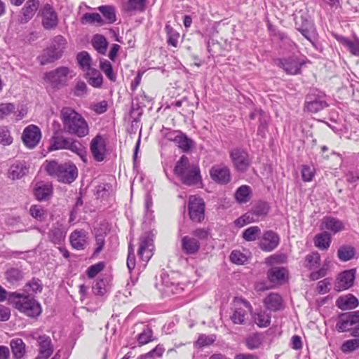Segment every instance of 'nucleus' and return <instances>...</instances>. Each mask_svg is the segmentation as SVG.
Wrapping results in <instances>:
<instances>
[{"mask_svg":"<svg viewBox=\"0 0 359 359\" xmlns=\"http://www.w3.org/2000/svg\"><path fill=\"white\" fill-rule=\"evenodd\" d=\"M60 118L64 130L78 137H84L89 134L90 128L83 116L70 107L61 110Z\"/></svg>","mask_w":359,"mask_h":359,"instance_id":"obj_1","label":"nucleus"},{"mask_svg":"<svg viewBox=\"0 0 359 359\" xmlns=\"http://www.w3.org/2000/svg\"><path fill=\"white\" fill-rule=\"evenodd\" d=\"M44 166L49 175L63 183L70 184L78 176V169L72 162L59 163L55 161H46Z\"/></svg>","mask_w":359,"mask_h":359,"instance_id":"obj_2","label":"nucleus"},{"mask_svg":"<svg viewBox=\"0 0 359 359\" xmlns=\"http://www.w3.org/2000/svg\"><path fill=\"white\" fill-rule=\"evenodd\" d=\"M8 300L20 312L29 317H37L41 313V304L30 295L16 292H11L8 295Z\"/></svg>","mask_w":359,"mask_h":359,"instance_id":"obj_3","label":"nucleus"},{"mask_svg":"<svg viewBox=\"0 0 359 359\" xmlns=\"http://www.w3.org/2000/svg\"><path fill=\"white\" fill-rule=\"evenodd\" d=\"M174 173L183 184L188 186L195 185L201 181L198 166L191 164L189 158L184 155L177 161Z\"/></svg>","mask_w":359,"mask_h":359,"instance_id":"obj_4","label":"nucleus"},{"mask_svg":"<svg viewBox=\"0 0 359 359\" xmlns=\"http://www.w3.org/2000/svg\"><path fill=\"white\" fill-rule=\"evenodd\" d=\"M67 149L78 155L84 162H87L86 150L85 147L77 140L66 137L62 135L53 136L48 147L49 151Z\"/></svg>","mask_w":359,"mask_h":359,"instance_id":"obj_5","label":"nucleus"},{"mask_svg":"<svg viewBox=\"0 0 359 359\" xmlns=\"http://www.w3.org/2000/svg\"><path fill=\"white\" fill-rule=\"evenodd\" d=\"M74 76L73 71L67 67H60L46 72L43 80L46 89L58 90L66 85L69 79Z\"/></svg>","mask_w":359,"mask_h":359,"instance_id":"obj_6","label":"nucleus"},{"mask_svg":"<svg viewBox=\"0 0 359 359\" xmlns=\"http://www.w3.org/2000/svg\"><path fill=\"white\" fill-rule=\"evenodd\" d=\"M247 310L251 311L252 306L247 300L241 297H236L233 301L232 314L230 316L234 324H244L247 316Z\"/></svg>","mask_w":359,"mask_h":359,"instance_id":"obj_7","label":"nucleus"},{"mask_svg":"<svg viewBox=\"0 0 359 359\" xmlns=\"http://www.w3.org/2000/svg\"><path fill=\"white\" fill-rule=\"evenodd\" d=\"M188 210L192 221L200 222L204 219L205 203L201 198L191 196L189 198Z\"/></svg>","mask_w":359,"mask_h":359,"instance_id":"obj_8","label":"nucleus"},{"mask_svg":"<svg viewBox=\"0 0 359 359\" xmlns=\"http://www.w3.org/2000/svg\"><path fill=\"white\" fill-rule=\"evenodd\" d=\"M90 151L93 158L97 161H103L107 154V140L100 135H97L90 143Z\"/></svg>","mask_w":359,"mask_h":359,"instance_id":"obj_9","label":"nucleus"},{"mask_svg":"<svg viewBox=\"0 0 359 359\" xmlns=\"http://www.w3.org/2000/svg\"><path fill=\"white\" fill-rule=\"evenodd\" d=\"M275 62L278 67L283 68L287 74L292 75L299 74L302 65L305 63L304 60L296 56L277 59Z\"/></svg>","mask_w":359,"mask_h":359,"instance_id":"obj_10","label":"nucleus"},{"mask_svg":"<svg viewBox=\"0 0 359 359\" xmlns=\"http://www.w3.org/2000/svg\"><path fill=\"white\" fill-rule=\"evenodd\" d=\"M153 235L150 233H145L140 237L138 255L140 259L147 262L153 255L154 250Z\"/></svg>","mask_w":359,"mask_h":359,"instance_id":"obj_11","label":"nucleus"},{"mask_svg":"<svg viewBox=\"0 0 359 359\" xmlns=\"http://www.w3.org/2000/svg\"><path fill=\"white\" fill-rule=\"evenodd\" d=\"M41 138V130L35 125H29L23 130L22 139L24 144L29 149L34 148Z\"/></svg>","mask_w":359,"mask_h":359,"instance_id":"obj_12","label":"nucleus"},{"mask_svg":"<svg viewBox=\"0 0 359 359\" xmlns=\"http://www.w3.org/2000/svg\"><path fill=\"white\" fill-rule=\"evenodd\" d=\"M40 13L42 18L41 23L45 29H53L57 26V14L50 4H45L41 8Z\"/></svg>","mask_w":359,"mask_h":359,"instance_id":"obj_13","label":"nucleus"},{"mask_svg":"<svg viewBox=\"0 0 359 359\" xmlns=\"http://www.w3.org/2000/svg\"><path fill=\"white\" fill-rule=\"evenodd\" d=\"M327 106L323 94H309L306 97L304 110L317 113Z\"/></svg>","mask_w":359,"mask_h":359,"instance_id":"obj_14","label":"nucleus"},{"mask_svg":"<svg viewBox=\"0 0 359 359\" xmlns=\"http://www.w3.org/2000/svg\"><path fill=\"white\" fill-rule=\"evenodd\" d=\"M210 175L214 182L219 184H226L231 179L230 169L224 164L213 165L210 170Z\"/></svg>","mask_w":359,"mask_h":359,"instance_id":"obj_15","label":"nucleus"},{"mask_svg":"<svg viewBox=\"0 0 359 359\" xmlns=\"http://www.w3.org/2000/svg\"><path fill=\"white\" fill-rule=\"evenodd\" d=\"M231 158L236 169L239 172H245L250 165L248 154L243 150L233 149L231 152Z\"/></svg>","mask_w":359,"mask_h":359,"instance_id":"obj_16","label":"nucleus"},{"mask_svg":"<svg viewBox=\"0 0 359 359\" xmlns=\"http://www.w3.org/2000/svg\"><path fill=\"white\" fill-rule=\"evenodd\" d=\"M355 277V270L351 269L341 272L335 283V290L342 291L350 288L353 285Z\"/></svg>","mask_w":359,"mask_h":359,"instance_id":"obj_17","label":"nucleus"},{"mask_svg":"<svg viewBox=\"0 0 359 359\" xmlns=\"http://www.w3.org/2000/svg\"><path fill=\"white\" fill-rule=\"evenodd\" d=\"M288 271L286 268L275 266L267 271L269 281L276 285H283L288 280Z\"/></svg>","mask_w":359,"mask_h":359,"instance_id":"obj_18","label":"nucleus"},{"mask_svg":"<svg viewBox=\"0 0 359 359\" xmlns=\"http://www.w3.org/2000/svg\"><path fill=\"white\" fill-rule=\"evenodd\" d=\"M40 2L39 0H28L22 7L18 21L21 24L29 22L39 9Z\"/></svg>","mask_w":359,"mask_h":359,"instance_id":"obj_19","label":"nucleus"},{"mask_svg":"<svg viewBox=\"0 0 359 359\" xmlns=\"http://www.w3.org/2000/svg\"><path fill=\"white\" fill-rule=\"evenodd\" d=\"M280 238L278 235L273 231H266L260 242V248L266 252L273 250L278 245Z\"/></svg>","mask_w":359,"mask_h":359,"instance_id":"obj_20","label":"nucleus"},{"mask_svg":"<svg viewBox=\"0 0 359 359\" xmlns=\"http://www.w3.org/2000/svg\"><path fill=\"white\" fill-rule=\"evenodd\" d=\"M29 170V166L25 161H15L8 171V177L15 180L22 178Z\"/></svg>","mask_w":359,"mask_h":359,"instance_id":"obj_21","label":"nucleus"},{"mask_svg":"<svg viewBox=\"0 0 359 359\" xmlns=\"http://www.w3.org/2000/svg\"><path fill=\"white\" fill-rule=\"evenodd\" d=\"M87 233L84 230H75L70 235V243L74 249L83 250L88 243Z\"/></svg>","mask_w":359,"mask_h":359,"instance_id":"obj_22","label":"nucleus"},{"mask_svg":"<svg viewBox=\"0 0 359 359\" xmlns=\"http://www.w3.org/2000/svg\"><path fill=\"white\" fill-rule=\"evenodd\" d=\"M334 36L351 55L357 57L359 56V39L358 38L351 39L339 34H334Z\"/></svg>","mask_w":359,"mask_h":359,"instance_id":"obj_23","label":"nucleus"},{"mask_svg":"<svg viewBox=\"0 0 359 359\" xmlns=\"http://www.w3.org/2000/svg\"><path fill=\"white\" fill-rule=\"evenodd\" d=\"M39 346V355L42 359H48L53 352V347L50 337L39 336L37 339Z\"/></svg>","mask_w":359,"mask_h":359,"instance_id":"obj_24","label":"nucleus"},{"mask_svg":"<svg viewBox=\"0 0 359 359\" xmlns=\"http://www.w3.org/2000/svg\"><path fill=\"white\" fill-rule=\"evenodd\" d=\"M182 250L186 255H195L200 249L199 241L194 238L185 236L181 239Z\"/></svg>","mask_w":359,"mask_h":359,"instance_id":"obj_25","label":"nucleus"},{"mask_svg":"<svg viewBox=\"0 0 359 359\" xmlns=\"http://www.w3.org/2000/svg\"><path fill=\"white\" fill-rule=\"evenodd\" d=\"M358 299L352 294L340 296L336 301L337 306L341 310H351L358 307Z\"/></svg>","mask_w":359,"mask_h":359,"instance_id":"obj_26","label":"nucleus"},{"mask_svg":"<svg viewBox=\"0 0 359 359\" xmlns=\"http://www.w3.org/2000/svg\"><path fill=\"white\" fill-rule=\"evenodd\" d=\"M52 185L43 182H37L34 187V195L37 200H46L52 194Z\"/></svg>","mask_w":359,"mask_h":359,"instance_id":"obj_27","label":"nucleus"},{"mask_svg":"<svg viewBox=\"0 0 359 359\" xmlns=\"http://www.w3.org/2000/svg\"><path fill=\"white\" fill-rule=\"evenodd\" d=\"M322 226L323 229H327L334 234L342 231L344 228V224L341 221L331 217H326L323 218Z\"/></svg>","mask_w":359,"mask_h":359,"instance_id":"obj_28","label":"nucleus"},{"mask_svg":"<svg viewBox=\"0 0 359 359\" xmlns=\"http://www.w3.org/2000/svg\"><path fill=\"white\" fill-rule=\"evenodd\" d=\"M264 303L266 307L273 311H276L282 309V297L276 293L269 294L264 299Z\"/></svg>","mask_w":359,"mask_h":359,"instance_id":"obj_29","label":"nucleus"},{"mask_svg":"<svg viewBox=\"0 0 359 359\" xmlns=\"http://www.w3.org/2000/svg\"><path fill=\"white\" fill-rule=\"evenodd\" d=\"M13 357L15 359H21L25 353V344L21 339H13L10 342Z\"/></svg>","mask_w":359,"mask_h":359,"instance_id":"obj_30","label":"nucleus"},{"mask_svg":"<svg viewBox=\"0 0 359 359\" xmlns=\"http://www.w3.org/2000/svg\"><path fill=\"white\" fill-rule=\"evenodd\" d=\"M86 73V79L89 84L95 88H100L103 83L101 73L96 69L92 68Z\"/></svg>","mask_w":359,"mask_h":359,"instance_id":"obj_31","label":"nucleus"},{"mask_svg":"<svg viewBox=\"0 0 359 359\" xmlns=\"http://www.w3.org/2000/svg\"><path fill=\"white\" fill-rule=\"evenodd\" d=\"M109 279L107 277L99 279L93 286V293L100 296H103L109 292Z\"/></svg>","mask_w":359,"mask_h":359,"instance_id":"obj_32","label":"nucleus"},{"mask_svg":"<svg viewBox=\"0 0 359 359\" xmlns=\"http://www.w3.org/2000/svg\"><path fill=\"white\" fill-rule=\"evenodd\" d=\"M251 189L248 185H242L236 191L234 196L238 203H246L250 199Z\"/></svg>","mask_w":359,"mask_h":359,"instance_id":"obj_33","label":"nucleus"},{"mask_svg":"<svg viewBox=\"0 0 359 359\" xmlns=\"http://www.w3.org/2000/svg\"><path fill=\"white\" fill-rule=\"evenodd\" d=\"M331 243V237L327 232L317 234L314 238L315 246L320 250L328 249Z\"/></svg>","mask_w":359,"mask_h":359,"instance_id":"obj_34","label":"nucleus"},{"mask_svg":"<svg viewBox=\"0 0 359 359\" xmlns=\"http://www.w3.org/2000/svg\"><path fill=\"white\" fill-rule=\"evenodd\" d=\"M76 60L79 67L85 72H88L91 67L92 59L89 53L86 51H82L77 54Z\"/></svg>","mask_w":359,"mask_h":359,"instance_id":"obj_35","label":"nucleus"},{"mask_svg":"<svg viewBox=\"0 0 359 359\" xmlns=\"http://www.w3.org/2000/svg\"><path fill=\"white\" fill-rule=\"evenodd\" d=\"M81 22L83 25H103L104 20L102 18L101 15L97 13H86L83 15Z\"/></svg>","mask_w":359,"mask_h":359,"instance_id":"obj_36","label":"nucleus"},{"mask_svg":"<svg viewBox=\"0 0 359 359\" xmlns=\"http://www.w3.org/2000/svg\"><path fill=\"white\" fill-rule=\"evenodd\" d=\"M66 44V39L61 35L55 36L53 39L50 47L55 50V54L53 59H59L61 57L63 49Z\"/></svg>","mask_w":359,"mask_h":359,"instance_id":"obj_37","label":"nucleus"},{"mask_svg":"<svg viewBox=\"0 0 359 359\" xmlns=\"http://www.w3.org/2000/svg\"><path fill=\"white\" fill-rule=\"evenodd\" d=\"M355 254V248L350 245H343L337 251L338 258L342 262L352 259Z\"/></svg>","mask_w":359,"mask_h":359,"instance_id":"obj_38","label":"nucleus"},{"mask_svg":"<svg viewBox=\"0 0 359 359\" xmlns=\"http://www.w3.org/2000/svg\"><path fill=\"white\" fill-rule=\"evenodd\" d=\"M97 9L104 17L107 23L112 24L116 22V16L114 7L112 6H100Z\"/></svg>","mask_w":359,"mask_h":359,"instance_id":"obj_39","label":"nucleus"},{"mask_svg":"<svg viewBox=\"0 0 359 359\" xmlns=\"http://www.w3.org/2000/svg\"><path fill=\"white\" fill-rule=\"evenodd\" d=\"M269 210V207L266 203L259 202L252 208L250 212L259 221L260 217H264L268 214Z\"/></svg>","mask_w":359,"mask_h":359,"instance_id":"obj_40","label":"nucleus"},{"mask_svg":"<svg viewBox=\"0 0 359 359\" xmlns=\"http://www.w3.org/2000/svg\"><path fill=\"white\" fill-rule=\"evenodd\" d=\"M92 44L98 53L105 54L108 43L104 36L100 34L95 35L92 40Z\"/></svg>","mask_w":359,"mask_h":359,"instance_id":"obj_41","label":"nucleus"},{"mask_svg":"<svg viewBox=\"0 0 359 359\" xmlns=\"http://www.w3.org/2000/svg\"><path fill=\"white\" fill-rule=\"evenodd\" d=\"M320 264V256L318 252H312L305 257L304 266L309 270L317 269Z\"/></svg>","mask_w":359,"mask_h":359,"instance_id":"obj_42","label":"nucleus"},{"mask_svg":"<svg viewBox=\"0 0 359 359\" xmlns=\"http://www.w3.org/2000/svg\"><path fill=\"white\" fill-rule=\"evenodd\" d=\"M297 29L301 34L309 40L313 45H314L313 38L315 36L314 29L313 25L307 20Z\"/></svg>","mask_w":359,"mask_h":359,"instance_id":"obj_43","label":"nucleus"},{"mask_svg":"<svg viewBox=\"0 0 359 359\" xmlns=\"http://www.w3.org/2000/svg\"><path fill=\"white\" fill-rule=\"evenodd\" d=\"M261 235V229L257 226L247 228L243 232V238L246 241H255Z\"/></svg>","mask_w":359,"mask_h":359,"instance_id":"obj_44","label":"nucleus"},{"mask_svg":"<svg viewBox=\"0 0 359 359\" xmlns=\"http://www.w3.org/2000/svg\"><path fill=\"white\" fill-rule=\"evenodd\" d=\"M145 0H128L123 4V9L127 12L142 11L144 7Z\"/></svg>","mask_w":359,"mask_h":359,"instance_id":"obj_45","label":"nucleus"},{"mask_svg":"<svg viewBox=\"0 0 359 359\" xmlns=\"http://www.w3.org/2000/svg\"><path fill=\"white\" fill-rule=\"evenodd\" d=\"M29 213L34 219L39 222L43 221L46 216V210L41 205H33L29 208Z\"/></svg>","mask_w":359,"mask_h":359,"instance_id":"obj_46","label":"nucleus"},{"mask_svg":"<svg viewBox=\"0 0 359 359\" xmlns=\"http://www.w3.org/2000/svg\"><path fill=\"white\" fill-rule=\"evenodd\" d=\"M165 31L167 34V42L168 45H170L173 47H177L178 45V41L180 39V34L176 30H175L170 25H165Z\"/></svg>","mask_w":359,"mask_h":359,"instance_id":"obj_47","label":"nucleus"},{"mask_svg":"<svg viewBox=\"0 0 359 359\" xmlns=\"http://www.w3.org/2000/svg\"><path fill=\"white\" fill-rule=\"evenodd\" d=\"M352 326L353 325L347 313L341 315L336 325L337 330L341 332L350 330Z\"/></svg>","mask_w":359,"mask_h":359,"instance_id":"obj_48","label":"nucleus"},{"mask_svg":"<svg viewBox=\"0 0 359 359\" xmlns=\"http://www.w3.org/2000/svg\"><path fill=\"white\" fill-rule=\"evenodd\" d=\"M100 68L111 81H116V75L113 72L112 66L109 61L107 60H100Z\"/></svg>","mask_w":359,"mask_h":359,"instance_id":"obj_49","label":"nucleus"},{"mask_svg":"<svg viewBox=\"0 0 359 359\" xmlns=\"http://www.w3.org/2000/svg\"><path fill=\"white\" fill-rule=\"evenodd\" d=\"M257 222V218H255L250 211L245 213L234 221V224L238 227H243L248 224Z\"/></svg>","mask_w":359,"mask_h":359,"instance_id":"obj_50","label":"nucleus"},{"mask_svg":"<svg viewBox=\"0 0 359 359\" xmlns=\"http://www.w3.org/2000/svg\"><path fill=\"white\" fill-rule=\"evenodd\" d=\"M65 237V233L62 229L60 227H53L49 232V238L55 244H60L64 240Z\"/></svg>","mask_w":359,"mask_h":359,"instance_id":"obj_51","label":"nucleus"},{"mask_svg":"<svg viewBox=\"0 0 359 359\" xmlns=\"http://www.w3.org/2000/svg\"><path fill=\"white\" fill-rule=\"evenodd\" d=\"M15 106L11 102L0 103V121L8 117L15 112Z\"/></svg>","mask_w":359,"mask_h":359,"instance_id":"obj_52","label":"nucleus"},{"mask_svg":"<svg viewBox=\"0 0 359 359\" xmlns=\"http://www.w3.org/2000/svg\"><path fill=\"white\" fill-rule=\"evenodd\" d=\"M256 118H258L260 121V126L258 128V133L261 134L262 133V128L264 127V126L266 124L267 121V115L266 113L259 109V110H255L254 111L251 112L250 114V119H255Z\"/></svg>","mask_w":359,"mask_h":359,"instance_id":"obj_53","label":"nucleus"},{"mask_svg":"<svg viewBox=\"0 0 359 359\" xmlns=\"http://www.w3.org/2000/svg\"><path fill=\"white\" fill-rule=\"evenodd\" d=\"M13 137L11 135L10 129L8 126H0V144L4 146H8L13 142Z\"/></svg>","mask_w":359,"mask_h":359,"instance_id":"obj_54","label":"nucleus"},{"mask_svg":"<svg viewBox=\"0 0 359 359\" xmlns=\"http://www.w3.org/2000/svg\"><path fill=\"white\" fill-rule=\"evenodd\" d=\"M137 341L140 346H143L154 341L151 329L149 327L144 329V330L138 334Z\"/></svg>","mask_w":359,"mask_h":359,"instance_id":"obj_55","label":"nucleus"},{"mask_svg":"<svg viewBox=\"0 0 359 359\" xmlns=\"http://www.w3.org/2000/svg\"><path fill=\"white\" fill-rule=\"evenodd\" d=\"M358 348H359V338L346 340L341 346V350L344 353L352 352Z\"/></svg>","mask_w":359,"mask_h":359,"instance_id":"obj_56","label":"nucleus"},{"mask_svg":"<svg viewBox=\"0 0 359 359\" xmlns=\"http://www.w3.org/2000/svg\"><path fill=\"white\" fill-rule=\"evenodd\" d=\"M262 339L261 336L258 334H253L247 338L246 346L249 349L253 350L258 348L262 344Z\"/></svg>","mask_w":359,"mask_h":359,"instance_id":"obj_57","label":"nucleus"},{"mask_svg":"<svg viewBox=\"0 0 359 359\" xmlns=\"http://www.w3.org/2000/svg\"><path fill=\"white\" fill-rule=\"evenodd\" d=\"M55 54V50L50 46L43 50L41 56L40 62L42 65L53 62L57 59H53Z\"/></svg>","mask_w":359,"mask_h":359,"instance_id":"obj_58","label":"nucleus"},{"mask_svg":"<svg viewBox=\"0 0 359 359\" xmlns=\"http://www.w3.org/2000/svg\"><path fill=\"white\" fill-rule=\"evenodd\" d=\"M175 144L184 151H187L191 147L192 141L181 132Z\"/></svg>","mask_w":359,"mask_h":359,"instance_id":"obj_59","label":"nucleus"},{"mask_svg":"<svg viewBox=\"0 0 359 359\" xmlns=\"http://www.w3.org/2000/svg\"><path fill=\"white\" fill-rule=\"evenodd\" d=\"M42 290V283L40 280L33 278L31 281L27 283L25 286V291L28 292L29 291L34 293L41 292Z\"/></svg>","mask_w":359,"mask_h":359,"instance_id":"obj_60","label":"nucleus"},{"mask_svg":"<svg viewBox=\"0 0 359 359\" xmlns=\"http://www.w3.org/2000/svg\"><path fill=\"white\" fill-rule=\"evenodd\" d=\"M105 267V264L103 262H100L95 264L91 265L87 269L86 274L89 278L95 277L100 273Z\"/></svg>","mask_w":359,"mask_h":359,"instance_id":"obj_61","label":"nucleus"},{"mask_svg":"<svg viewBox=\"0 0 359 359\" xmlns=\"http://www.w3.org/2000/svg\"><path fill=\"white\" fill-rule=\"evenodd\" d=\"M316 169L313 165H305L302 166V177L304 182H311L315 175Z\"/></svg>","mask_w":359,"mask_h":359,"instance_id":"obj_62","label":"nucleus"},{"mask_svg":"<svg viewBox=\"0 0 359 359\" xmlns=\"http://www.w3.org/2000/svg\"><path fill=\"white\" fill-rule=\"evenodd\" d=\"M270 316L264 311L257 313L255 321L260 327H266L270 324Z\"/></svg>","mask_w":359,"mask_h":359,"instance_id":"obj_63","label":"nucleus"},{"mask_svg":"<svg viewBox=\"0 0 359 359\" xmlns=\"http://www.w3.org/2000/svg\"><path fill=\"white\" fill-rule=\"evenodd\" d=\"M6 277L9 282L14 283L21 280L22 278V274L19 269L12 268L6 271Z\"/></svg>","mask_w":359,"mask_h":359,"instance_id":"obj_64","label":"nucleus"}]
</instances>
